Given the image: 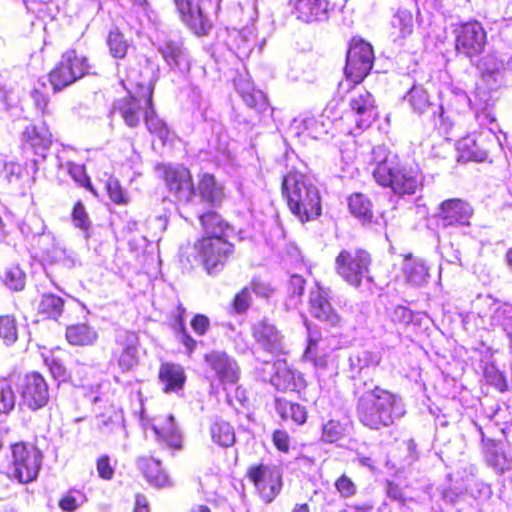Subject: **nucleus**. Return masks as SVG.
<instances>
[{
	"mask_svg": "<svg viewBox=\"0 0 512 512\" xmlns=\"http://www.w3.org/2000/svg\"><path fill=\"white\" fill-rule=\"evenodd\" d=\"M309 304L311 313L315 318L333 326L340 323L341 318L333 309L329 292L324 287L317 285L316 290L310 294Z\"/></svg>",
	"mask_w": 512,
	"mask_h": 512,
	"instance_id": "21",
	"label": "nucleus"
},
{
	"mask_svg": "<svg viewBox=\"0 0 512 512\" xmlns=\"http://www.w3.org/2000/svg\"><path fill=\"white\" fill-rule=\"evenodd\" d=\"M75 492V490H69L59 498L58 506L62 511L74 512L79 508L80 503L74 495Z\"/></svg>",
	"mask_w": 512,
	"mask_h": 512,
	"instance_id": "61",
	"label": "nucleus"
},
{
	"mask_svg": "<svg viewBox=\"0 0 512 512\" xmlns=\"http://www.w3.org/2000/svg\"><path fill=\"white\" fill-rule=\"evenodd\" d=\"M481 446L486 462L498 474H502L510 468L506 453L502 450L498 441L487 438L482 434Z\"/></svg>",
	"mask_w": 512,
	"mask_h": 512,
	"instance_id": "30",
	"label": "nucleus"
},
{
	"mask_svg": "<svg viewBox=\"0 0 512 512\" xmlns=\"http://www.w3.org/2000/svg\"><path fill=\"white\" fill-rule=\"evenodd\" d=\"M404 99L408 102L412 112L418 116L434 112L433 97L422 85L414 84L406 93Z\"/></svg>",
	"mask_w": 512,
	"mask_h": 512,
	"instance_id": "31",
	"label": "nucleus"
},
{
	"mask_svg": "<svg viewBox=\"0 0 512 512\" xmlns=\"http://www.w3.org/2000/svg\"><path fill=\"white\" fill-rule=\"evenodd\" d=\"M91 70L89 57L83 51L69 47L61 53L60 59L48 72L47 79L57 93L90 75Z\"/></svg>",
	"mask_w": 512,
	"mask_h": 512,
	"instance_id": "5",
	"label": "nucleus"
},
{
	"mask_svg": "<svg viewBox=\"0 0 512 512\" xmlns=\"http://www.w3.org/2000/svg\"><path fill=\"white\" fill-rule=\"evenodd\" d=\"M349 361L351 370L357 374L354 376L355 382H359L360 379L365 381L362 376L363 372L379 366L381 356L379 353L369 350H359L350 357Z\"/></svg>",
	"mask_w": 512,
	"mask_h": 512,
	"instance_id": "38",
	"label": "nucleus"
},
{
	"mask_svg": "<svg viewBox=\"0 0 512 512\" xmlns=\"http://www.w3.org/2000/svg\"><path fill=\"white\" fill-rule=\"evenodd\" d=\"M132 512H151L150 502L145 494H135Z\"/></svg>",
	"mask_w": 512,
	"mask_h": 512,
	"instance_id": "64",
	"label": "nucleus"
},
{
	"mask_svg": "<svg viewBox=\"0 0 512 512\" xmlns=\"http://www.w3.org/2000/svg\"><path fill=\"white\" fill-rule=\"evenodd\" d=\"M9 467L12 478L22 484L34 481L42 466L43 454L32 443L17 441L9 446Z\"/></svg>",
	"mask_w": 512,
	"mask_h": 512,
	"instance_id": "9",
	"label": "nucleus"
},
{
	"mask_svg": "<svg viewBox=\"0 0 512 512\" xmlns=\"http://www.w3.org/2000/svg\"><path fill=\"white\" fill-rule=\"evenodd\" d=\"M65 301L62 297L45 293L41 296L37 304V313L43 319L57 320L63 313Z\"/></svg>",
	"mask_w": 512,
	"mask_h": 512,
	"instance_id": "41",
	"label": "nucleus"
},
{
	"mask_svg": "<svg viewBox=\"0 0 512 512\" xmlns=\"http://www.w3.org/2000/svg\"><path fill=\"white\" fill-rule=\"evenodd\" d=\"M136 466L150 486L165 488L172 484L171 477L162 466L161 460L151 453L139 455L136 458Z\"/></svg>",
	"mask_w": 512,
	"mask_h": 512,
	"instance_id": "19",
	"label": "nucleus"
},
{
	"mask_svg": "<svg viewBox=\"0 0 512 512\" xmlns=\"http://www.w3.org/2000/svg\"><path fill=\"white\" fill-rule=\"evenodd\" d=\"M414 31V17L410 10L399 8L390 23V37L394 42L401 41Z\"/></svg>",
	"mask_w": 512,
	"mask_h": 512,
	"instance_id": "33",
	"label": "nucleus"
},
{
	"mask_svg": "<svg viewBox=\"0 0 512 512\" xmlns=\"http://www.w3.org/2000/svg\"><path fill=\"white\" fill-rule=\"evenodd\" d=\"M336 491L343 498H351L357 493V486L354 481L346 474L339 476L334 483Z\"/></svg>",
	"mask_w": 512,
	"mask_h": 512,
	"instance_id": "55",
	"label": "nucleus"
},
{
	"mask_svg": "<svg viewBox=\"0 0 512 512\" xmlns=\"http://www.w3.org/2000/svg\"><path fill=\"white\" fill-rule=\"evenodd\" d=\"M203 359L221 385H235L240 380L241 369L237 361L225 351L212 350L204 354Z\"/></svg>",
	"mask_w": 512,
	"mask_h": 512,
	"instance_id": "16",
	"label": "nucleus"
},
{
	"mask_svg": "<svg viewBox=\"0 0 512 512\" xmlns=\"http://www.w3.org/2000/svg\"><path fill=\"white\" fill-rule=\"evenodd\" d=\"M190 326L197 336H204L211 328V322L207 315L197 313L190 320Z\"/></svg>",
	"mask_w": 512,
	"mask_h": 512,
	"instance_id": "57",
	"label": "nucleus"
},
{
	"mask_svg": "<svg viewBox=\"0 0 512 512\" xmlns=\"http://www.w3.org/2000/svg\"><path fill=\"white\" fill-rule=\"evenodd\" d=\"M0 339L6 345H12L18 340V323L14 315L0 316Z\"/></svg>",
	"mask_w": 512,
	"mask_h": 512,
	"instance_id": "46",
	"label": "nucleus"
},
{
	"mask_svg": "<svg viewBox=\"0 0 512 512\" xmlns=\"http://www.w3.org/2000/svg\"><path fill=\"white\" fill-rule=\"evenodd\" d=\"M4 283L13 291H21L25 287L26 278L18 267H11L5 273Z\"/></svg>",
	"mask_w": 512,
	"mask_h": 512,
	"instance_id": "53",
	"label": "nucleus"
},
{
	"mask_svg": "<svg viewBox=\"0 0 512 512\" xmlns=\"http://www.w3.org/2000/svg\"><path fill=\"white\" fill-rule=\"evenodd\" d=\"M275 410L285 422H292L296 426H302L307 422L308 410L298 402L290 401L285 397H276Z\"/></svg>",
	"mask_w": 512,
	"mask_h": 512,
	"instance_id": "27",
	"label": "nucleus"
},
{
	"mask_svg": "<svg viewBox=\"0 0 512 512\" xmlns=\"http://www.w3.org/2000/svg\"><path fill=\"white\" fill-rule=\"evenodd\" d=\"M348 208L350 213L363 224L374 221L373 204L367 195L361 192L352 193L348 198Z\"/></svg>",
	"mask_w": 512,
	"mask_h": 512,
	"instance_id": "39",
	"label": "nucleus"
},
{
	"mask_svg": "<svg viewBox=\"0 0 512 512\" xmlns=\"http://www.w3.org/2000/svg\"><path fill=\"white\" fill-rule=\"evenodd\" d=\"M21 138L25 145L39 154L48 150L52 144V133L43 120L29 123L23 129Z\"/></svg>",
	"mask_w": 512,
	"mask_h": 512,
	"instance_id": "22",
	"label": "nucleus"
},
{
	"mask_svg": "<svg viewBox=\"0 0 512 512\" xmlns=\"http://www.w3.org/2000/svg\"><path fill=\"white\" fill-rule=\"evenodd\" d=\"M105 190L111 202L119 206H126L129 203V196L122 187L120 181L110 176L105 183Z\"/></svg>",
	"mask_w": 512,
	"mask_h": 512,
	"instance_id": "48",
	"label": "nucleus"
},
{
	"mask_svg": "<svg viewBox=\"0 0 512 512\" xmlns=\"http://www.w3.org/2000/svg\"><path fill=\"white\" fill-rule=\"evenodd\" d=\"M157 443L165 449L179 451L183 448V435L175 423L174 417L166 416L152 425Z\"/></svg>",
	"mask_w": 512,
	"mask_h": 512,
	"instance_id": "20",
	"label": "nucleus"
},
{
	"mask_svg": "<svg viewBox=\"0 0 512 512\" xmlns=\"http://www.w3.org/2000/svg\"><path fill=\"white\" fill-rule=\"evenodd\" d=\"M158 379L163 385V392H178L183 389L186 382L185 370L180 364L163 362L159 367Z\"/></svg>",
	"mask_w": 512,
	"mask_h": 512,
	"instance_id": "26",
	"label": "nucleus"
},
{
	"mask_svg": "<svg viewBox=\"0 0 512 512\" xmlns=\"http://www.w3.org/2000/svg\"><path fill=\"white\" fill-rule=\"evenodd\" d=\"M65 338L73 346H91L97 341L98 334L87 323H76L66 327Z\"/></svg>",
	"mask_w": 512,
	"mask_h": 512,
	"instance_id": "36",
	"label": "nucleus"
},
{
	"mask_svg": "<svg viewBox=\"0 0 512 512\" xmlns=\"http://www.w3.org/2000/svg\"><path fill=\"white\" fill-rule=\"evenodd\" d=\"M154 105L153 88L140 84L139 89H127V94L113 102L112 113L117 115L129 129H138Z\"/></svg>",
	"mask_w": 512,
	"mask_h": 512,
	"instance_id": "6",
	"label": "nucleus"
},
{
	"mask_svg": "<svg viewBox=\"0 0 512 512\" xmlns=\"http://www.w3.org/2000/svg\"><path fill=\"white\" fill-rule=\"evenodd\" d=\"M117 346L121 352L118 357V365L124 370H131L138 362L137 347L139 345V338L134 331H124L120 333L116 340Z\"/></svg>",
	"mask_w": 512,
	"mask_h": 512,
	"instance_id": "24",
	"label": "nucleus"
},
{
	"mask_svg": "<svg viewBox=\"0 0 512 512\" xmlns=\"http://www.w3.org/2000/svg\"><path fill=\"white\" fill-rule=\"evenodd\" d=\"M366 385L367 381L361 379L353 384L355 411L359 422L372 430L391 426L399 417L398 395L379 385L367 389Z\"/></svg>",
	"mask_w": 512,
	"mask_h": 512,
	"instance_id": "1",
	"label": "nucleus"
},
{
	"mask_svg": "<svg viewBox=\"0 0 512 512\" xmlns=\"http://www.w3.org/2000/svg\"><path fill=\"white\" fill-rule=\"evenodd\" d=\"M250 288V294L252 295V292L255 293L258 296L261 297H269L274 289L271 287V285L264 281L261 277H253L250 281V285L248 286Z\"/></svg>",
	"mask_w": 512,
	"mask_h": 512,
	"instance_id": "59",
	"label": "nucleus"
},
{
	"mask_svg": "<svg viewBox=\"0 0 512 512\" xmlns=\"http://www.w3.org/2000/svg\"><path fill=\"white\" fill-rule=\"evenodd\" d=\"M390 319L396 324H406L412 319V312L405 306L397 305L390 311Z\"/></svg>",
	"mask_w": 512,
	"mask_h": 512,
	"instance_id": "62",
	"label": "nucleus"
},
{
	"mask_svg": "<svg viewBox=\"0 0 512 512\" xmlns=\"http://www.w3.org/2000/svg\"><path fill=\"white\" fill-rule=\"evenodd\" d=\"M107 45L114 58H124L128 52V42L124 38L119 28L115 27L109 31L107 36Z\"/></svg>",
	"mask_w": 512,
	"mask_h": 512,
	"instance_id": "47",
	"label": "nucleus"
},
{
	"mask_svg": "<svg viewBox=\"0 0 512 512\" xmlns=\"http://www.w3.org/2000/svg\"><path fill=\"white\" fill-rule=\"evenodd\" d=\"M502 61L493 54H488L486 57L479 59L476 67L482 74L492 75L500 70Z\"/></svg>",
	"mask_w": 512,
	"mask_h": 512,
	"instance_id": "56",
	"label": "nucleus"
},
{
	"mask_svg": "<svg viewBox=\"0 0 512 512\" xmlns=\"http://www.w3.org/2000/svg\"><path fill=\"white\" fill-rule=\"evenodd\" d=\"M67 172L73 181L80 187L88 190L93 196L98 197V191L93 186L90 176L87 174L84 164L67 162Z\"/></svg>",
	"mask_w": 512,
	"mask_h": 512,
	"instance_id": "43",
	"label": "nucleus"
},
{
	"mask_svg": "<svg viewBox=\"0 0 512 512\" xmlns=\"http://www.w3.org/2000/svg\"><path fill=\"white\" fill-rule=\"evenodd\" d=\"M378 107L374 96L367 90L353 96L342 119L357 128L366 129L378 118Z\"/></svg>",
	"mask_w": 512,
	"mask_h": 512,
	"instance_id": "13",
	"label": "nucleus"
},
{
	"mask_svg": "<svg viewBox=\"0 0 512 512\" xmlns=\"http://www.w3.org/2000/svg\"><path fill=\"white\" fill-rule=\"evenodd\" d=\"M142 123H144L147 131L153 137L159 139L163 145L173 141L175 133L169 127L167 122L158 115L155 104L152 106V112L148 113L147 117Z\"/></svg>",
	"mask_w": 512,
	"mask_h": 512,
	"instance_id": "34",
	"label": "nucleus"
},
{
	"mask_svg": "<svg viewBox=\"0 0 512 512\" xmlns=\"http://www.w3.org/2000/svg\"><path fill=\"white\" fill-rule=\"evenodd\" d=\"M202 230L205 235L222 236L229 238L228 233L232 231V225L217 211L208 210L198 216Z\"/></svg>",
	"mask_w": 512,
	"mask_h": 512,
	"instance_id": "32",
	"label": "nucleus"
},
{
	"mask_svg": "<svg viewBox=\"0 0 512 512\" xmlns=\"http://www.w3.org/2000/svg\"><path fill=\"white\" fill-rule=\"evenodd\" d=\"M495 319L503 326H510L512 324V306H500L495 312Z\"/></svg>",
	"mask_w": 512,
	"mask_h": 512,
	"instance_id": "63",
	"label": "nucleus"
},
{
	"mask_svg": "<svg viewBox=\"0 0 512 512\" xmlns=\"http://www.w3.org/2000/svg\"><path fill=\"white\" fill-rule=\"evenodd\" d=\"M306 280L304 277L294 274L287 284V291L292 298H301L305 291Z\"/></svg>",
	"mask_w": 512,
	"mask_h": 512,
	"instance_id": "60",
	"label": "nucleus"
},
{
	"mask_svg": "<svg viewBox=\"0 0 512 512\" xmlns=\"http://www.w3.org/2000/svg\"><path fill=\"white\" fill-rule=\"evenodd\" d=\"M373 259L363 248L342 249L335 258V271L348 285L359 288L364 280L371 281Z\"/></svg>",
	"mask_w": 512,
	"mask_h": 512,
	"instance_id": "7",
	"label": "nucleus"
},
{
	"mask_svg": "<svg viewBox=\"0 0 512 512\" xmlns=\"http://www.w3.org/2000/svg\"><path fill=\"white\" fill-rule=\"evenodd\" d=\"M318 342L319 340L316 338H308L302 360L310 363L315 373L319 376L329 369L330 359L328 354L320 351Z\"/></svg>",
	"mask_w": 512,
	"mask_h": 512,
	"instance_id": "37",
	"label": "nucleus"
},
{
	"mask_svg": "<svg viewBox=\"0 0 512 512\" xmlns=\"http://www.w3.org/2000/svg\"><path fill=\"white\" fill-rule=\"evenodd\" d=\"M71 219L77 229L81 230L87 235L89 234L91 229V221L82 201L78 200L73 204L71 210Z\"/></svg>",
	"mask_w": 512,
	"mask_h": 512,
	"instance_id": "51",
	"label": "nucleus"
},
{
	"mask_svg": "<svg viewBox=\"0 0 512 512\" xmlns=\"http://www.w3.org/2000/svg\"><path fill=\"white\" fill-rule=\"evenodd\" d=\"M181 21L197 36H206L212 28L202 9L193 0H173Z\"/></svg>",
	"mask_w": 512,
	"mask_h": 512,
	"instance_id": "18",
	"label": "nucleus"
},
{
	"mask_svg": "<svg viewBox=\"0 0 512 512\" xmlns=\"http://www.w3.org/2000/svg\"><path fill=\"white\" fill-rule=\"evenodd\" d=\"M404 271L408 282L413 285H422L428 277V268L420 260L413 259L405 264Z\"/></svg>",
	"mask_w": 512,
	"mask_h": 512,
	"instance_id": "49",
	"label": "nucleus"
},
{
	"mask_svg": "<svg viewBox=\"0 0 512 512\" xmlns=\"http://www.w3.org/2000/svg\"><path fill=\"white\" fill-rule=\"evenodd\" d=\"M271 383L276 390L287 393H300L306 387V381L301 374H296L288 367H279L271 377Z\"/></svg>",
	"mask_w": 512,
	"mask_h": 512,
	"instance_id": "28",
	"label": "nucleus"
},
{
	"mask_svg": "<svg viewBox=\"0 0 512 512\" xmlns=\"http://www.w3.org/2000/svg\"><path fill=\"white\" fill-rule=\"evenodd\" d=\"M252 304V295L250 288L243 286L238 290L231 299L230 307L233 314L244 315Z\"/></svg>",
	"mask_w": 512,
	"mask_h": 512,
	"instance_id": "50",
	"label": "nucleus"
},
{
	"mask_svg": "<svg viewBox=\"0 0 512 512\" xmlns=\"http://www.w3.org/2000/svg\"><path fill=\"white\" fill-rule=\"evenodd\" d=\"M454 49L457 56L473 59L479 57L488 43L487 32L478 20L460 22L454 26Z\"/></svg>",
	"mask_w": 512,
	"mask_h": 512,
	"instance_id": "10",
	"label": "nucleus"
},
{
	"mask_svg": "<svg viewBox=\"0 0 512 512\" xmlns=\"http://www.w3.org/2000/svg\"><path fill=\"white\" fill-rule=\"evenodd\" d=\"M245 476L253 485L259 500L264 504L273 503L282 493L283 471L278 465L262 461L254 463L247 468Z\"/></svg>",
	"mask_w": 512,
	"mask_h": 512,
	"instance_id": "8",
	"label": "nucleus"
},
{
	"mask_svg": "<svg viewBox=\"0 0 512 512\" xmlns=\"http://www.w3.org/2000/svg\"><path fill=\"white\" fill-rule=\"evenodd\" d=\"M96 471L104 481H110L115 474V467L111 463V458L108 454H102L96 459Z\"/></svg>",
	"mask_w": 512,
	"mask_h": 512,
	"instance_id": "54",
	"label": "nucleus"
},
{
	"mask_svg": "<svg viewBox=\"0 0 512 512\" xmlns=\"http://www.w3.org/2000/svg\"><path fill=\"white\" fill-rule=\"evenodd\" d=\"M162 179L169 193L183 206L194 203V179L191 170L183 165H165Z\"/></svg>",
	"mask_w": 512,
	"mask_h": 512,
	"instance_id": "12",
	"label": "nucleus"
},
{
	"mask_svg": "<svg viewBox=\"0 0 512 512\" xmlns=\"http://www.w3.org/2000/svg\"><path fill=\"white\" fill-rule=\"evenodd\" d=\"M474 208L470 202L462 198H448L437 208L435 217L444 227H470Z\"/></svg>",
	"mask_w": 512,
	"mask_h": 512,
	"instance_id": "15",
	"label": "nucleus"
},
{
	"mask_svg": "<svg viewBox=\"0 0 512 512\" xmlns=\"http://www.w3.org/2000/svg\"><path fill=\"white\" fill-rule=\"evenodd\" d=\"M159 50L171 69H189L190 62L182 41L166 40Z\"/></svg>",
	"mask_w": 512,
	"mask_h": 512,
	"instance_id": "29",
	"label": "nucleus"
},
{
	"mask_svg": "<svg viewBox=\"0 0 512 512\" xmlns=\"http://www.w3.org/2000/svg\"><path fill=\"white\" fill-rule=\"evenodd\" d=\"M374 60L372 45L360 37H352L346 54L344 68L346 79L355 85L363 82L370 73Z\"/></svg>",
	"mask_w": 512,
	"mask_h": 512,
	"instance_id": "11",
	"label": "nucleus"
},
{
	"mask_svg": "<svg viewBox=\"0 0 512 512\" xmlns=\"http://www.w3.org/2000/svg\"><path fill=\"white\" fill-rule=\"evenodd\" d=\"M44 363L48 367L54 379L60 382H67L71 380V373L60 359L56 357H45Z\"/></svg>",
	"mask_w": 512,
	"mask_h": 512,
	"instance_id": "52",
	"label": "nucleus"
},
{
	"mask_svg": "<svg viewBox=\"0 0 512 512\" xmlns=\"http://www.w3.org/2000/svg\"><path fill=\"white\" fill-rule=\"evenodd\" d=\"M297 18L307 24L328 19L329 0H298L295 7Z\"/></svg>",
	"mask_w": 512,
	"mask_h": 512,
	"instance_id": "25",
	"label": "nucleus"
},
{
	"mask_svg": "<svg viewBox=\"0 0 512 512\" xmlns=\"http://www.w3.org/2000/svg\"><path fill=\"white\" fill-rule=\"evenodd\" d=\"M18 392L22 404L31 411L45 407L49 402V386L45 378L36 371L28 372L22 378Z\"/></svg>",
	"mask_w": 512,
	"mask_h": 512,
	"instance_id": "14",
	"label": "nucleus"
},
{
	"mask_svg": "<svg viewBox=\"0 0 512 512\" xmlns=\"http://www.w3.org/2000/svg\"><path fill=\"white\" fill-rule=\"evenodd\" d=\"M281 195L289 211L302 224L322 214V197L318 187L302 171L291 168L281 180Z\"/></svg>",
	"mask_w": 512,
	"mask_h": 512,
	"instance_id": "2",
	"label": "nucleus"
},
{
	"mask_svg": "<svg viewBox=\"0 0 512 512\" xmlns=\"http://www.w3.org/2000/svg\"><path fill=\"white\" fill-rule=\"evenodd\" d=\"M193 190L194 197H198L205 206L210 208L219 207L226 199L224 185L210 172L198 173Z\"/></svg>",
	"mask_w": 512,
	"mask_h": 512,
	"instance_id": "17",
	"label": "nucleus"
},
{
	"mask_svg": "<svg viewBox=\"0 0 512 512\" xmlns=\"http://www.w3.org/2000/svg\"><path fill=\"white\" fill-rule=\"evenodd\" d=\"M372 175L379 186L398 196L416 194L424 182L420 168L400 160L397 155H386L376 164Z\"/></svg>",
	"mask_w": 512,
	"mask_h": 512,
	"instance_id": "3",
	"label": "nucleus"
},
{
	"mask_svg": "<svg viewBox=\"0 0 512 512\" xmlns=\"http://www.w3.org/2000/svg\"><path fill=\"white\" fill-rule=\"evenodd\" d=\"M186 309L182 303H178L176 307V314L174 316L173 329L175 334L179 337L181 344L185 347L187 354H192L197 348V341L190 335L185 326Z\"/></svg>",
	"mask_w": 512,
	"mask_h": 512,
	"instance_id": "42",
	"label": "nucleus"
},
{
	"mask_svg": "<svg viewBox=\"0 0 512 512\" xmlns=\"http://www.w3.org/2000/svg\"><path fill=\"white\" fill-rule=\"evenodd\" d=\"M458 160L462 162H483L487 158L486 151L472 136H464L456 144Z\"/></svg>",
	"mask_w": 512,
	"mask_h": 512,
	"instance_id": "40",
	"label": "nucleus"
},
{
	"mask_svg": "<svg viewBox=\"0 0 512 512\" xmlns=\"http://www.w3.org/2000/svg\"><path fill=\"white\" fill-rule=\"evenodd\" d=\"M252 336L261 348L270 353H279L283 350V336L280 331L264 320L252 327Z\"/></svg>",
	"mask_w": 512,
	"mask_h": 512,
	"instance_id": "23",
	"label": "nucleus"
},
{
	"mask_svg": "<svg viewBox=\"0 0 512 512\" xmlns=\"http://www.w3.org/2000/svg\"><path fill=\"white\" fill-rule=\"evenodd\" d=\"M16 405V394L11 380L0 376V416L11 413Z\"/></svg>",
	"mask_w": 512,
	"mask_h": 512,
	"instance_id": "44",
	"label": "nucleus"
},
{
	"mask_svg": "<svg viewBox=\"0 0 512 512\" xmlns=\"http://www.w3.org/2000/svg\"><path fill=\"white\" fill-rule=\"evenodd\" d=\"M209 434L212 442L219 447L229 448L236 442L234 427L221 418H216L210 423Z\"/></svg>",
	"mask_w": 512,
	"mask_h": 512,
	"instance_id": "35",
	"label": "nucleus"
},
{
	"mask_svg": "<svg viewBox=\"0 0 512 512\" xmlns=\"http://www.w3.org/2000/svg\"><path fill=\"white\" fill-rule=\"evenodd\" d=\"M347 435V425L340 420L330 419L322 426L321 439L325 443H336Z\"/></svg>",
	"mask_w": 512,
	"mask_h": 512,
	"instance_id": "45",
	"label": "nucleus"
},
{
	"mask_svg": "<svg viewBox=\"0 0 512 512\" xmlns=\"http://www.w3.org/2000/svg\"><path fill=\"white\" fill-rule=\"evenodd\" d=\"M193 253L183 251L182 261L192 264L197 261L209 276L219 275L236 255V245L229 238L202 235L192 244Z\"/></svg>",
	"mask_w": 512,
	"mask_h": 512,
	"instance_id": "4",
	"label": "nucleus"
},
{
	"mask_svg": "<svg viewBox=\"0 0 512 512\" xmlns=\"http://www.w3.org/2000/svg\"><path fill=\"white\" fill-rule=\"evenodd\" d=\"M272 442L275 448L281 453L290 451V436L284 429H276L272 432Z\"/></svg>",
	"mask_w": 512,
	"mask_h": 512,
	"instance_id": "58",
	"label": "nucleus"
}]
</instances>
